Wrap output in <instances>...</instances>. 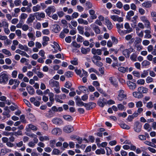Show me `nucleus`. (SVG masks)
<instances>
[{
    "label": "nucleus",
    "mask_w": 156,
    "mask_h": 156,
    "mask_svg": "<svg viewBox=\"0 0 156 156\" xmlns=\"http://www.w3.org/2000/svg\"><path fill=\"white\" fill-rule=\"evenodd\" d=\"M52 30L55 33L58 32L61 30L60 26L57 24L52 25Z\"/></svg>",
    "instance_id": "aec40b11"
},
{
    "label": "nucleus",
    "mask_w": 156,
    "mask_h": 156,
    "mask_svg": "<svg viewBox=\"0 0 156 156\" xmlns=\"http://www.w3.org/2000/svg\"><path fill=\"white\" fill-rule=\"evenodd\" d=\"M20 83L19 80L15 79V81L14 83V85L12 87V89H15L17 87Z\"/></svg>",
    "instance_id": "a19ab883"
},
{
    "label": "nucleus",
    "mask_w": 156,
    "mask_h": 156,
    "mask_svg": "<svg viewBox=\"0 0 156 156\" xmlns=\"http://www.w3.org/2000/svg\"><path fill=\"white\" fill-rule=\"evenodd\" d=\"M96 105L95 103L91 102H89L88 104L86 103L85 107L86 108L87 110H89L95 107Z\"/></svg>",
    "instance_id": "dca6fc26"
},
{
    "label": "nucleus",
    "mask_w": 156,
    "mask_h": 156,
    "mask_svg": "<svg viewBox=\"0 0 156 156\" xmlns=\"http://www.w3.org/2000/svg\"><path fill=\"white\" fill-rule=\"evenodd\" d=\"M27 117L31 121L34 122L36 120V118L30 112L28 113Z\"/></svg>",
    "instance_id": "c756f323"
},
{
    "label": "nucleus",
    "mask_w": 156,
    "mask_h": 156,
    "mask_svg": "<svg viewBox=\"0 0 156 156\" xmlns=\"http://www.w3.org/2000/svg\"><path fill=\"white\" fill-rule=\"evenodd\" d=\"M15 33L19 38H21L22 32L19 29L16 30L15 31Z\"/></svg>",
    "instance_id": "6e6d98bb"
},
{
    "label": "nucleus",
    "mask_w": 156,
    "mask_h": 156,
    "mask_svg": "<svg viewBox=\"0 0 156 156\" xmlns=\"http://www.w3.org/2000/svg\"><path fill=\"white\" fill-rule=\"evenodd\" d=\"M142 6L146 8H149L151 6V4L149 1L144 2L142 4Z\"/></svg>",
    "instance_id": "e433bc0d"
},
{
    "label": "nucleus",
    "mask_w": 156,
    "mask_h": 156,
    "mask_svg": "<svg viewBox=\"0 0 156 156\" xmlns=\"http://www.w3.org/2000/svg\"><path fill=\"white\" fill-rule=\"evenodd\" d=\"M27 16L28 15L27 14L23 13L21 14L20 18L21 20H25L27 18Z\"/></svg>",
    "instance_id": "bf43d9fd"
},
{
    "label": "nucleus",
    "mask_w": 156,
    "mask_h": 156,
    "mask_svg": "<svg viewBox=\"0 0 156 156\" xmlns=\"http://www.w3.org/2000/svg\"><path fill=\"white\" fill-rule=\"evenodd\" d=\"M91 52L94 55L97 54L98 55H101L102 54L101 50L100 49H96L93 48L91 49Z\"/></svg>",
    "instance_id": "5701e85b"
},
{
    "label": "nucleus",
    "mask_w": 156,
    "mask_h": 156,
    "mask_svg": "<svg viewBox=\"0 0 156 156\" xmlns=\"http://www.w3.org/2000/svg\"><path fill=\"white\" fill-rule=\"evenodd\" d=\"M118 93L117 98L119 100L121 101L123 99L126 98V95L124 94V92L123 90H120L118 92Z\"/></svg>",
    "instance_id": "7ed1b4c3"
},
{
    "label": "nucleus",
    "mask_w": 156,
    "mask_h": 156,
    "mask_svg": "<svg viewBox=\"0 0 156 156\" xmlns=\"http://www.w3.org/2000/svg\"><path fill=\"white\" fill-rule=\"evenodd\" d=\"M111 18L115 21L122 22L123 21V18L121 17H119L117 15H113L111 16Z\"/></svg>",
    "instance_id": "4468645a"
},
{
    "label": "nucleus",
    "mask_w": 156,
    "mask_h": 156,
    "mask_svg": "<svg viewBox=\"0 0 156 156\" xmlns=\"http://www.w3.org/2000/svg\"><path fill=\"white\" fill-rule=\"evenodd\" d=\"M148 75V70H144L141 73L140 76L142 78H144L147 77Z\"/></svg>",
    "instance_id": "c03bdc74"
},
{
    "label": "nucleus",
    "mask_w": 156,
    "mask_h": 156,
    "mask_svg": "<svg viewBox=\"0 0 156 156\" xmlns=\"http://www.w3.org/2000/svg\"><path fill=\"white\" fill-rule=\"evenodd\" d=\"M37 129V128L36 126L31 124L27 125L25 128L27 132H30L31 130L36 131Z\"/></svg>",
    "instance_id": "0eeeda50"
},
{
    "label": "nucleus",
    "mask_w": 156,
    "mask_h": 156,
    "mask_svg": "<svg viewBox=\"0 0 156 156\" xmlns=\"http://www.w3.org/2000/svg\"><path fill=\"white\" fill-rule=\"evenodd\" d=\"M41 126L43 129L45 130H47L48 129V126L47 124L44 122L41 123Z\"/></svg>",
    "instance_id": "69168bd1"
},
{
    "label": "nucleus",
    "mask_w": 156,
    "mask_h": 156,
    "mask_svg": "<svg viewBox=\"0 0 156 156\" xmlns=\"http://www.w3.org/2000/svg\"><path fill=\"white\" fill-rule=\"evenodd\" d=\"M142 126L139 122H135L134 127L135 131L137 133H139L141 130Z\"/></svg>",
    "instance_id": "9b49d317"
},
{
    "label": "nucleus",
    "mask_w": 156,
    "mask_h": 156,
    "mask_svg": "<svg viewBox=\"0 0 156 156\" xmlns=\"http://www.w3.org/2000/svg\"><path fill=\"white\" fill-rule=\"evenodd\" d=\"M140 19L144 23L145 25L147 27H149L150 25V23L149 20H147V18L145 16H141Z\"/></svg>",
    "instance_id": "1a4fd4ad"
},
{
    "label": "nucleus",
    "mask_w": 156,
    "mask_h": 156,
    "mask_svg": "<svg viewBox=\"0 0 156 156\" xmlns=\"http://www.w3.org/2000/svg\"><path fill=\"white\" fill-rule=\"evenodd\" d=\"M97 90L101 94H102L103 96H106V94L105 93V92L103 91L102 89L101 88L99 87H96Z\"/></svg>",
    "instance_id": "4d7b16f0"
},
{
    "label": "nucleus",
    "mask_w": 156,
    "mask_h": 156,
    "mask_svg": "<svg viewBox=\"0 0 156 156\" xmlns=\"http://www.w3.org/2000/svg\"><path fill=\"white\" fill-rule=\"evenodd\" d=\"M124 28L126 30V33H129L132 32L133 30V29L132 27H130L129 24L128 23H126L124 24Z\"/></svg>",
    "instance_id": "6ab92c4d"
},
{
    "label": "nucleus",
    "mask_w": 156,
    "mask_h": 156,
    "mask_svg": "<svg viewBox=\"0 0 156 156\" xmlns=\"http://www.w3.org/2000/svg\"><path fill=\"white\" fill-rule=\"evenodd\" d=\"M11 150L9 149L4 148L2 149L1 150V152L4 154H6L10 152L11 151Z\"/></svg>",
    "instance_id": "49530a36"
},
{
    "label": "nucleus",
    "mask_w": 156,
    "mask_h": 156,
    "mask_svg": "<svg viewBox=\"0 0 156 156\" xmlns=\"http://www.w3.org/2000/svg\"><path fill=\"white\" fill-rule=\"evenodd\" d=\"M96 153L97 154H104L105 153V150L101 148L97 150L96 151Z\"/></svg>",
    "instance_id": "de8ad7c7"
},
{
    "label": "nucleus",
    "mask_w": 156,
    "mask_h": 156,
    "mask_svg": "<svg viewBox=\"0 0 156 156\" xmlns=\"http://www.w3.org/2000/svg\"><path fill=\"white\" fill-rule=\"evenodd\" d=\"M150 64L151 63L150 62L147 60H145L142 62L141 63V65L143 67H146V66H149Z\"/></svg>",
    "instance_id": "603ef678"
},
{
    "label": "nucleus",
    "mask_w": 156,
    "mask_h": 156,
    "mask_svg": "<svg viewBox=\"0 0 156 156\" xmlns=\"http://www.w3.org/2000/svg\"><path fill=\"white\" fill-rule=\"evenodd\" d=\"M49 40V38L47 36H44L43 38L42 45L43 46H46L48 44V42Z\"/></svg>",
    "instance_id": "bb28decb"
},
{
    "label": "nucleus",
    "mask_w": 156,
    "mask_h": 156,
    "mask_svg": "<svg viewBox=\"0 0 156 156\" xmlns=\"http://www.w3.org/2000/svg\"><path fill=\"white\" fill-rule=\"evenodd\" d=\"M134 15V12L133 11L130 10L127 13L126 18L128 20H130V17L133 16Z\"/></svg>",
    "instance_id": "c9c22d12"
},
{
    "label": "nucleus",
    "mask_w": 156,
    "mask_h": 156,
    "mask_svg": "<svg viewBox=\"0 0 156 156\" xmlns=\"http://www.w3.org/2000/svg\"><path fill=\"white\" fill-rule=\"evenodd\" d=\"M109 80L110 82L115 87H118L117 82L115 81L113 78L111 77L109 78Z\"/></svg>",
    "instance_id": "c85d7f7f"
},
{
    "label": "nucleus",
    "mask_w": 156,
    "mask_h": 156,
    "mask_svg": "<svg viewBox=\"0 0 156 156\" xmlns=\"http://www.w3.org/2000/svg\"><path fill=\"white\" fill-rule=\"evenodd\" d=\"M77 30L79 31V33L81 34H84V28L83 27L80 26H78L77 27Z\"/></svg>",
    "instance_id": "3c124183"
},
{
    "label": "nucleus",
    "mask_w": 156,
    "mask_h": 156,
    "mask_svg": "<svg viewBox=\"0 0 156 156\" xmlns=\"http://www.w3.org/2000/svg\"><path fill=\"white\" fill-rule=\"evenodd\" d=\"M51 133L54 135L58 136L62 133V130L59 128H55L52 129Z\"/></svg>",
    "instance_id": "6e6552de"
},
{
    "label": "nucleus",
    "mask_w": 156,
    "mask_h": 156,
    "mask_svg": "<svg viewBox=\"0 0 156 156\" xmlns=\"http://www.w3.org/2000/svg\"><path fill=\"white\" fill-rule=\"evenodd\" d=\"M132 37L133 35L132 34H129L125 37V39L127 41H129V44H132L134 41V38Z\"/></svg>",
    "instance_id": "a211bd4d"
},
{
    "label": "nucleus",
    "mask_w": 156,
    "mask_h": 156,
    "mask_svg": "<svg viewBox=\"0 0 156 156\" xmlns=\"http://www.w3.org/2000/svg\"><path fill=\"white\" fill-rule=\"evenodd\" d=\"M137 18V16H134L131 20V21L133 22V24H131V25L133 27H134L136 26V20Z\"/></svg>",
    "instance_id": "58836bf2"
},
{
    "label": "nucleus",
    "mask_w": 156,
    "mask_h": 156,
    "mask_svg": "<svg viewBox=\"0 0 156 156\" xmlns=\"http://www.w3.org/2000/svg\"><path fill=\"white\" fill-rule=\"evenodd\" d=\"M78 88L81 91L83 92H86L87 88L84 86H80L78 87Z\"/></svg>",
    "instance_id": "13d9d810"
},
{
    "label": "nucleus",
    "mask_w": 156,
    "mask_h": 156,
    "mask_svg": "<svg viewBox=\"0 0 156 156\" xmlns=\"http://www.w3.org/2000/svg\"><path fill=\"white\" fill-rule=\"evenodd\" d=\"M122 54L126 58H128L130 55V52L129 50L125 49L122 51Z\"/></svg>",
    "instance_id": "2f4dec72"
},
{
    "label": "nucleus",
    "mask_w": 156,
    "mask_h": 156,
    "mask_svg": "<svg viewBox=\"0 0 156 156\" xmlns=\"http://www.w3.org/2000/svg\"><path fill=\"white\" fill-rule=\"evenodd\" d=\"M53 124L56 125H61L63 123V121L59 118L55 117L52 120Z\"/></svg>",
    "instance_id": "9d476101"
},
{
    "label": "nucleus",
    "mask_w": 156,
    "mask_h": 156,
    "mask_svg": "<svg viewBox=\"0 0 156 156\" xmlns=\"http://www.w3.org/2000/svg\"><path fill=\"white\" fill-rule=\"evenodd\" d=\"M60 153V150L56 148L54 149L52 152V155H58Z\"/></svg>",
    "instance_id": "a18cd8bd"
},
{
    "label": "nucleus",
    "mask_w": 156,
    "mask_h": 156,
    "mask_svg": "<svg viewBox=\"0 0 156 156\" xmlns=\"http://www.w3.org/2000/svg\"><path fill=\"white\" fill-rule=\"evenodd\" d=\"M2 51L3 53L8 55V56H10L12 55L10 52L6 49H3L2 50Z\"/></svg>",
    "instance_id": "79ce46f5"
},
{
    "label": "nucleus",
    "mask_w": 156,
    "mask_h": 156,
    "mask_svg": "<svg viewBox=\"0 0 156 156\" xmlns=\"http://www.w3.org/2000/svg\"><path fill=\"white\" fill-rule=\"evenodd\" d=\"M76 105L78 106H84L85 107V103H84L81 101L80 98H79L76 102Z\"/></svg>",
    "instance_id": "f704fd0d"
},
{
    "label": "nucleus",
    "mask_w": 156,
    "mask_h": 156,
    "mask_svg": "<svg viewBox=\"0 0 156 156\" xmlns=\"http://www.w3.org/2000/svg\"><path fill=\"white\" fill-rule=\"evenodd\" d=\"M90 51V49L89 48H84L82 47L81 48V52L83 54H87Z\"/></svg>",
    "instance_id": "cd10ccee"
},
{
    "label": "nucleus",
    "mask_w": 156,
    "mask_h": 156,
    "mask_svg": "<svg viewBox=\"0 0 156 156\" xmlns=\"http://www.w3.org/2000/svg\"><path fill=\"white\" fill-rule=\"evenodd\" d=\"M41 6L39 5H37L33 7V11L34 12L38 11L41 9Z\"/></svg>",
    "instance_id": "8fccbe9b"
},
{
    "label": "nucleus",
    "mask_w": 156,
    "mask_h": 156,
    "mask_svg": "<svg viewBox=\"0 0 156 156\" xmlns=\"http://www.w3.org/2000/svg\"><path fill=\"white\" fill-rule=\"evenodd\" d=\"M137 91L141 92V94L147 93L148 91V89L146 87H140L137 88Z\"/></svg>",
    "instance_id": "b1692460"
},
{
    "label": "nucleus",
    "mask_w": 156,
    "mask_h": 156,
    "mask_svg": "<svg viewBox=\"0 0 156 156\" xmlns=\"http://www.w3.org/2000/svg\"><path fill=\"white\" fill-rule=\"evenodd\" d=\"M34 20L35 17L34 14H30L27 19V23H32Z\"/></svg>",
    "instance_id": "393cba45"
},
{
    "label": "nucleus",
    "mask_w": 156,
    "mask_h": 156,
    "mask_svg": "<svg viewBox=\"0 0 156 156\" xmlns=\"http://www.w3.org/2000/svg\"><path fill=\"white\" fill-rule=\"evenodd\" d=\"M49 83L50 86L52 87H55L59 85L58 81L54 80L53 79L50 80Z\"/></svg>",
    "instance_id": "ddd939ff"
},
{
    "label": "nucleus",
    "mask_w": 156,
    "mask_h": 156,
    "mask_svg": "<svg viewBox=\"0 0 156 156\" xmlns=\"http://www.w3.org/2000/svg\"><path fill=\"white\" fill-rule=\"evenodd\" d=\"M72 86V84L69 81H67L64 87L68 89H70Z\"/></svg>",
    "instance_id": "680f3d73"
},
{
    "label": "nucleus",
    "mask_w": 156,
    "mask_h": 156,
    "mask_svg": "<svg viewBox=\"0 0 156 156\" xmlns=\"http://www.w3.org/2000/svg\"><path fill=\"white\" fill-rule=\"evenodd\" d=\"M78 22L79 24H83L84 25H87L88 24V21L82 18H80L78 19Z\"/></svg>",
    "instance_id": "4c0bfd02"
},
{
    "label": "nucleus",
    "mask_w": 156,
    "mask_h": 156,
    "mask_svg": "<svg viewBox=\"0 0 156 156\" xmlns=\"http://www.w3.org/2000/svg\"><path fill=\"white\" fill-rule=\"evenodd\" d=\"M105 23L108 29L110 30L113 27V25L111 22L108 19H106Z\"/></svg>",
    "instance_id": "473e14b6"
},
{
    "label": "nucleus",
    "mask_w": 156,
    "mask_h": 156,
    "mask_svg": "<svg viewBox=\"0 0 156 156\" xmlns=\"http://www.w3.org/2000/svg\"><path fill=\"white\" fill-rule=\"evenodd\" d=\"M27 35L29 38L31 40H34L35 37L34 34L33 33L29 32L28 33Z\"/></svg>",
    "instance_id": "052dcab7"
},
{
    "label": "nucleus",
    "mask_w": 156,
    "mask_h": 156,
    "mask_svg": "<svg viewBox=\"0 0 156 156\" xmlns=\"http://www.w3.org/2000/svg\"><path fill=\"white\" fill-rule=\"evenodd\" d=\"M101 59V58L98 55H95L91 58L92 62L95 65L98 67H101L103 66V63L99 61Z\"/></svg>",
    "instance_id": "f257e3e1"
},
{
    "label": "nucleus",
    "mask_w": 156,
    "mask_h": 156,
    "mask_svg": "<svg viewBox=\"0 0 156 156\" xmlns=\"http://www.w3.org/2000/svg\"><path fill=\"white\" fill-rule=\"evenodd\" d=\"M118 69L121 72L124 73L127 71L128 67L125 68L121 66L118 68Z\"/></svg>",
    "instance_id": "37998d69"
},
{
    "label": "nucleus",
    "mask_w": 156,
    "mask_h": 156,
    "mask_svg": "<svg viewBox=\"0 0 156 156\" xmlns=\"http://www.w3.org/2000/svg\"><path fill=\"white\" fill-rule=\"evenodd\" d=\"M63 117L65 120L68 121H70L72 120V117L69 115H65Z\"/></svg>",
    "instance_id": "0e129e2a"
},
{
    "label": "nucleus",
    "mask_w": 156,
    "mask_h": 156,
    "mask_svg": "<svg viewBox=\"0 0 156 156\" xmlns=\"http://www.w3.org/2000/svg\"><path fill=\"white\" fill-rule=\"evenodd\" d=\"M35 14L36 19L39 20H41V18H44L45 17V13L43 12H36Z\"/></svg>",
    "instance_id": "f3484780"
},
{
    "label": "nucleus",
    "mask_w": 156,
    "mask_h": 156,
    "mask_svg": "<svg viewBox=\"0 0 156 156\" xmlns=\"http://www.w3.org/2000/svg\"><path fill=\"white\" fill-rule=\"evenodd\" d=\"M89 13L90 16V17L92 19L94 20L96 19L97 16L95 14V11L93 9H91L89 11Z\"/></svg>",
    "instance_id": "a878e982"
},
{
    "label": "nucleus",
    "mask_w": 156,
    "mask_h": 156,
    "mask_svg": "<svg viewBox=\"0 0 156 156\" xmlns=\"http://www.w3.org/2000/svg\"><path fill=\"white\" fill-rule=\"evenodd\" d=\"M144 129L149 132L151 131L152 128L150 127V125L147 123H146L144 126Z\"/></svg>",
    "instance_id": "09e8293b"
},
{
    "label": "nucleus",
    "mask_w": 156,
    "mask_h": 156,
    "mask_svg": "<svg viewBox=\"0 0 156 156\" xmlns=\"http://www.w3.org/2000/svg\"><path fill=\"white\" fill-rule=\"evenodd\" d=\"M66 96L65 94H62L60 95H55V100L61 103H63V101L60 99H64L66 98Z\"/></svg>",
    "instance_id": "39448f33"
},
{
    "label": "nucleus",
    "mask_w": 156,
    "mask_h": 156,
    "mask_svg": "<svg viewBox=\"0 0 156 156\" xmlns=\"http://www.w3.org/2000/svg\"><path fill=\"white\" fill-rule=\"evenodd\" d=\"M136 82L137 84H138L143 85L144 84L145 81L143 79H140L138 80Z\"/></svg>",
    "instance_id": "774afa93"
},
{
    "label": "nucleus",
    "mask_w": 156,
    "mask_h": 156,
    "mask_svg": "<svg viewBox=\"0 0 156 156\" xmlns=\"http://www.w3.org/2000/svg\"><path fill=\"white\" fill-rule=\"evenodd\" d=\"M143 105L142 102L141 101H139L136 102V106L137 108H141Z\"/></svg>",
    "instance_id": "e2e57ef3"
},
{
    "label": "nucleus",
    "mask_w": 156,
    "mask_h": 156,
    "mask_svg": "<svg viewBox=\"0 0 156 156\" xmlns=\"http://www.w3.org/2000/svg\"><path fill=\"white\" fill-rule=\"evenodd\" d=\"M12 41L7 38L4 42V44L5 46L10 45L12 43Z\"/></svg>",
    "instance_id": "338daca9"
},
{
    "label": "nucleus",
    "mask_w": 156,
    "mask_h": 156,
    "mask_svg": "<svg viewBox=\"0 0 156 156\" xmlns=\"http://www.w3.org/2000/svg\"><path fill=\"white\" fill-rule=\"evenodd\" d=\"M137 114L136 113H133L132 115H129L128 117V120L130 122L132 121V119L134 118L137 117Z\"/></svg>",
    "instance_id": "864d4df0"
},
{
    "label": "nucleus",
    "mask_w": 156,
    "mask_h": 156,
    "mask_svg": "<svg viewBox=\"0 0 156 156\" xmlns=\"http://www.w3.org/2000/svg\"><path fill=\"white\" fill-rule=\"evenodd\" d=\"M27 89L28 92L30 94H33L34 93V88L32 86H27Z\"/></svg>",
    "instance_id": "7c9ffc66"
},
{
    "label": "nucleus",
    "mask_w": 156,
    "mask_h": 156,
    "mask_svg": "<svg viewBox=\"0 0 156 156\" xmlns=\"http://www.w3.org/2000/svg\"><path fill=\"white\" fill-rule=\"evenodd\" d=\"M133 96L135 98L140 99L143 97V95L141 92L138 91L137 92H134L133 93Z\"/></svg>",
    "instance_id": "4be33fe9"
},
{
    "label": "nucleus",
    "mask_w": 156,
    "mask_h": 156,
    "mask_svg": "<svg viewBox=\"0 0 156 156\" xmlns=\"http://www.w3.org/2000/svg\"><path fill=\"white\" fill-rule=\"evenodd\" d=\"M120 126L122 128L124 129H129L130 128V127L129 126L126 125L124 123L120 124Z\"/></svg>",
    "instance_id": "5fc2aeb1"
},
{
    "label": "nucleus",
    "mask_w": 156,
    "mask_h": 156,
    "mask_svg": "<svg viewBox=\"0 0 156 156\" xmlns=\"http://www.w3.org/2000/svg\"><path fill=\"white\" fill-rule=\"evenodd\" d=\"M8 80V75L5 73L0 74V83L5 84Z\"/></svg>",
    "instance_id": "f03ea898"
},
{
    "label": "nucleus",
    "mask_w": 156,
    "mask_h": 156,
    "mask_svg": "<svg viewBox=\"0 0 156 156\" xmlns=\"http://www.w3.org/2000/svg\"><path fill=\"white\" fill-rule=\"evenodd\" d=\"M63 130L66 133H70L73 130V128L70 125L66 126L64 127Z\"/></svg>",
    "instance_id": "f8f14e48"
},
{
    "label": "nucleus",
    "mask_w": 156,
    "mask_h": 156,
    "mask_svg": "<svg viewBox=\"0 0 156 156\" xmlns=\"http://www.w3.org/2000/svg\"><path fill=\"white\" fill-rule=\"evenodd\" d=\"M151 15L153 20L156 22V12L154 11H152L151 12Z\"/></svg>",
    "instance_id": "ea45409f"
},
{
    "label": "nucleus",
    "mask_w": 156,
    "mask_h": 156,
    "mask_svg": "<svg viewBox=\"0 0 156 156\" xmlns=\"http://www.w3.org/2000/svg\"><path fill=\"white\" fill-rule=\"evenodd\" d=\"M90 26L93 28L96 34H98L100 33L101 30L99 29V27L94 23H92L90 25Z\"/></svg>",
    "instance_id": "2eb2a0df"
},
{
    "label": "nucleus",
    "mask_w": 156,
    "mask_h": 156,
    "mask_svg": "<svg viewBox=\"0 0 156 156\" xmlns=\"http://www.w3.org/2000/svg\"><path fill=\"white\" fill-rule=\"evenodd\" d=\"M97 104L101 107H103L107 104V100L103 98H99Z\"/></svg>",
    "instance_id": "423d86ee"
},
{
    "label": "nucleus",
    "mask_w": 156,
    "mask_h": 156,
    "mask_svg": "<svg viewBox=\"0 0 156 156\" xmlns=\"http://www.w3.org/2000/svg\"><path fill=\"white\" fill-rule=\"evenodd\" d=\"M127 83L129 88L131 90H133L136 87V84L133 82L128 81Z\"/></svg>",
    "instance_id": "412c9836"
},
{
    "label": "nucleus",
    "mask_w": 156,
    "mask_h": 156,
    "mask_svg": "<svg viewBox=\"0 0 156 156\" xmlns=\"http://www.w3.org/2000/svg\"><path fill=\"white\" fill-rule=\"evenodd\" d=\"M39 139L41 141H48L50 140L49 136H40L39 137Z\"/></svg>",
    "instance_id": "72a5a7b5"
},
{
    "label": "nucleus",
    "mask_w": 156,
    "mask_h": 156,
    "mask_svg": "<svg viewBox=\"0 0 156 156\" xmlns=\"http://www.w3.org/2000/svg\"><path fill=\"white\" fill-rule=\"evenodd\" d=\"M56 11L55 7L53 6H51L48 7L45 10V12L47 15L50 17H51V13H54Z\"/></svg>",
    "instance_id": "20e7f679"
}]
</instances>
